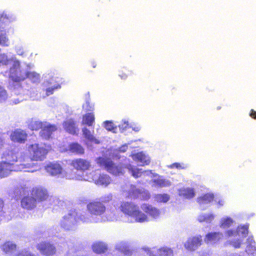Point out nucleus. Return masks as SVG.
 <instances>
[{
  "label": "nucleus",
  "mask_w": 256,
  "mask_h": 256,
  "mask_svg": "<svg viewBox=\"0 0 256 256\" xmlns=\"http://www.w3.org/2000/svg\"><path fill=\"white\" fill-rule=\"evenodd\" d=\"M36 200L32 196L24 197L21 202L22 208L26 209H32L36 206Z\"/></svg>",
  "instance_id": "cd10ccee"
},
{
  "label": "nucleus",
  "mask_w": 256,
  "mask_h": 256,
  "mask_svg": "<svg viewBox=\"0 0 256 256\" xmlns=\"http://www.w3.org/2000/svg\"><path fill=\"white\" fill-rule=\"evenodd\" d=\"M32 194L36 197V199L40 201L48 200L50 202V204H52L55 200H57L56 198L50 196L47 191L42 188L34 189Z\"/></svg>",
  "instance_id": "4468645a"
},
{
  "label": "nucleus",
  "mask_w": 256,
  "mask_h": 256,
  "mask_svg": "<svg viewBox=\"0 0 256 256\" xmlns=\"http://www.w3.org/2000/svg\"><path fill=\"white\" fill-rule=\"evenodd\" d=\"M27 150L30 157L31 162L30 164H32V160H43L48 151L50 150V147L45 146V148H44L42 146L34 144L29 145L27 147ZM33 164L36 166L33 169H35V171H36V166L34 162Z\"/></svg>",
  "instance_id": "423d86ee"
},
{
  "label": "nucleus",
  "mask_w": 256,
  "mask_h": 256,
  "mask_svg": "<svg viewBox=\"0 0 256 256\" xmlns=\"http://www.w3.org/2000/svg\"><path fill=\"white\" fill-rule=\"evenodd\" d=\"M248 234V226L247 225H240L236 230H228L224 233L225 236L229 238L226 243L235 248H240L243 244V238H245Z\"/></svg>",
  "instance_id": "20e7f679"
},
{
  "label": "nucleus",
  "mask_w": 256,
  "mask_h": 256,
  "mask_svg": "<svg viewBox=\"0 0 256 256\" xmlns=\"http://www.w3.org/2000/svg\"><path fill=\"white\" fill-rule=\"evenodd\" d=\"M124 192L126 197L140 198L142 200H148L150 198V194L148 191L136 188L132 185L124 190Z\"/></svg>",
  "instance_id": "9d476101"
},
{
  "label": "nucleus",
  "mask_w": 256,
  "mask_h": 256,
  "mask_svg": "<svg viewBox=\"0 0 256 256\" xmlns=\"http://www.w3.org/2000/svg\"><path fill=\"white\" fill-rule=\"evenodd\" d=\"M232 256H238L237 254H234Z\"/></svg>",
  "instance_id": "69168bd1"
},
{
  "label": "nucleus",
  "mask_w": 256,
  "mask_h": 256,
  "mask_svg": "<svg viewBox=\"0 0 256 256\" xmlns=\"http://www.w3.org/2000/svg\"><path fill=\"white\" fill-rule=\"evenodd\" d=\"M26 90H23L21 86H19L18 84V88H14V92L16 94H17V95H22V94H24L26 93Z\"/></svg>",
  "instance_id": "603ef678"
},
{
  "label": "nucleus",
  "mask_w": 256,
  "mask_h": 256,
  "mask_svg": "<svg viewBox=\"0 0 256 256\" xmlns=\"http://www.w3.org/2000/svg\"><path fill=\"white\" fill-rule=\"evenodd\" d=\"M46 171L51 176L66 177L68 179H76L78 176L68 174L64 170L60 165L57 163H50L45 168Z\"/></svg>",
  "instance_id": "1a4fd4ad"
},
{
  "label": "nucleus",
  "mask_w": 256,
  "mask_h": 256,
  "mask_svg": "<svg viewBox=\"0 0 256 256\" xmlns=\"http://www.w3.org/2000/svg\"><path fill=\"white\" fill-rule=\"evenodd\" d=\"M12 64L10 70V78L15 82L24 80L28 77V69H32L34 66L30 64H20L15 57H10V62Z\"/></svg>",
  "instance_id": "f03ea898"
},
{
  "label": "nucleus",
  "mask_w": 256,
  "mask_h": 256,
  "mask_svg": "<svg viewBox=\"0 0 256 256\" xmlns=\"http://www.w3.org/2000/svg\"><path fill=\"white\" fill-rule=\"evenodd\" d=\"M223 236V234L222 232H209L206 235L204 238V242L207 244H214L222 240Z\"/></svg>",
  "instance_id": "412c9836"
},
{
  "label": "nucleus",
  "mask_w": 256,
  "mask_h": 256,
  "mask_svg": "<svg viewBox=\"0 0 256 256\" xmlns=\"http://www.w3.org/2000/svg\"><path fill=\"white\" fill-rule=\"evenodd\" d=\"M140 208L143 211L142 212L148 216V221H150V218L156 219L160 216V210L150 204H143Z\"/></svg>",
  "instance_id": "2eb2a0df"
},
{
  "label": "nucleus",
  "mask_w": 256,
  "mask_h": 256,
  "mask_svg": "<svg viewBox=\"0 0 256 256\" xmlns=\"http://www.w3.org/2000/svg\"><path fill=\"white\" fill-rule=\"evenodd\" d=\"M31 69H28V77L34 82H37L39 81L40 76L35 72L31 71Z\"/></svg>",
  "instance_id": "a19ab883"
},
{
  "label": "nucleus",
  "mask_w": 256,
  "mask_h": 256,
  "mask_svg": "<svg viewBox=\"0 0 256 256\" xmlns=\"http://www.w3.org/2000/svg\"><path fill=\"white\" fill-rule=\"evenodd\" d=\"M250 116L252 118H256V112L252 110L250 114Z\"/></svg>",
  "instance_id": "052dcab7"
},
{
  "label": "nucleus",
  "mask_w": 256,
  "mask_h": 256,
  "mask_svg": "<svg viewBox=\"0 0 256 256\" xmlns=\"http://www.w3.org/2000/svg\"><path fill=\"white\" fill-rule=\"evenodd\" d=\"M245 252L248 256H256V242L252 237L247 238Z\"/></svg>",
  "instance_id": "393cba45"
},
{
  "label": "nucleus",
  "mask_w": 256,
  "mask_h": 256,
  "mask_svg": "<svg viewBox=\"0 0 256 256\" xmlns=\"http://www.w3.org/2000/svg\"><path fill=\"white\" fill-rule=\"evenodd\" d=\"M215 202L218 203V207L224 206V201L223 199H220L218 200L217 199H216Z\"/></svg>",
  "instance_id": "bf43d9fd"
},
{
  "label": "nucleus",
  "mask_w": 256,
  "mask_h": 256,
  "mask_svg": "<svg viewBox=\"0 0 256 256\" xmlns=\"http://www.w3.org/2000/svg\"><path fill=\"white\" fill-rule=\"evenodd\" d=\"M16 244L12 242H6L2 246L3 252L7 255H11L16 250Z\"/></svg>",
  "instance_id": "7c9ffc66"
},
{
  "label": "nucleus",
  "mask_w": 256,
  "mask_h": 256,
  "mask_svg": "<svg viewBox=\"0 0 256 256\" xmlns=\"http://www.w3.org/2000/svg\"><path fill=\"white\" fill-rule=\"evenodd\" d=\"M152 186L158 188L168 187L171 186L172 182L168 180L163 178L161 176H158L156 178L152 179Z\"/></svg>",
  "instance_id": "c85d7f7f"
},
{
  "label": "nucleus",
  "mask_w": 256,
  "mask_h": 256,
  "mask_svg": "<svg viewBox=\"0 0 256 256\" xmlns=\"http://www.w3.org/2000/svg\"><path fill=\"white\" fill-rule=\"evenodd\" d=\"M63 128L68 132L74 134L78 131L75 122L72 118L66 119L63 123Z\"/></svg>",
  "instance_id": "bb28decb"
},
{
  "label": "nucleus",
  "mask_w": 256,
  "mask_h": 256,
  "mask_svg": "<svg viewBox=\"0 0 256 256\" xmlns=\"http://www.w3.org/2000/svg\"><path fill=\"white\" fill-rule=\"evenodd\" d=\"M100 166H104L108 172L113 175L118 176L124 174V168L121 164L116 165L109 159L99 158L96 160Z\"/></svg>",
  "instance_id": "6e6552de"
},
{
  "label": "nucleus",
  "mask_w": 256,
  "mask_h": 256,
  "mask_svg": "<svg viewBox=\"0 0 256 256\" xmlns=\"http://www.w3.org/2000/svg\"><path fill=\"white\" fill-rule=\"evenodd\" d=\"M170 168H176L177 169H186L188 166L184 164L174 163L168 166Z\"/></svg>",
  "instance_id": "3c124183"
},
{
  "label": "nucleus",
  "mask_w": 256,
  "mask_h": 256,
  "mask_svg": "<svg viewBox=\"0 0 256 256\" xmlns=\"http://www.w3.org/2000/svg\"><path fill=\"white\" fill-rule=\"evenodd\" d=\"M10 166L6 164H2L0 162V177L4 178L7 176L10 173Z\"/></svg>",
  "instance_id": "58836bf2"
},
{
  "label": "nucleus",
  "mask_w": 256,
  "mask_h": 256,
  "mask_svg": "<svg viewBox=\"0 0 256 256\" xmlns=\"http://www.w3.org/2000/svg\"><path fill=\"white\" fill-rule=\"evenodd\" d=\"M72 165L77 170L84 171L89 168L90 162L86 160L78 158L72 161Z\"/></svg>",
  "instance_id": "b1692460"
},
{
  "label": "nucleus",
  "mask_w": 256,
  "mask_h": 256,
  "mask_svg": "<svg viewBox=\"0 0 256 256\" xmlns=\"http://www.w3.org/2000/svg\"><path fill=\"white\" fill-rule=\"evenodd\" d=\"M103 126L108 131H111L114 133L116 132L117 129L116 126L115 125L112 121H105L103 123Z\"/></svg>",
  "instance_id": "79ce46f5"
},
{
  "label": "nucleus",
  "mask_w": 256,
  "mask_h": 256,
  "mask_svg": "<svg viewBox=\"0 0 256 256\" xmlns=\"http://www.w3.org/2000/svg\"><path fill=\"white\" fill-rule=\"evenodd\" d=\"M8 98V94L6 90L0 86V102L5 101Z\"/></svg>",
  "instance_id": "09e8293b"
},
{
  "label": "nucleus",
  "mask_w": 256,
  "mask_h": 256,
  "mask_svg": "<svg viewBox=\"0 0 256 256\" xmlns=\"http://www.w3.org/2000/svg\"><path fill=\"white\" fill-rule=\"evenodd\" d=\"M56 129L57 128L55 125L44 122L40 132V136L44 139H50L52 136V132L56 131Z\"/></svg>",
  "instance_id": "6ab92c4d"
},
{
  "label": "nucleus",
  "mask_w": 256,
  "mask_h": 256,
  "mask_svg": "<svg viewBox=\"0 0 256 256\" xmlns=\"http://www.w3.org/2000/svg\"><path fill=\"white\" fill-rule=\"evenodd\" d=\"M120 209L124 214L132 218L135 222L142 223L148 222V216L134 202H122L120 204Z\"/></svg>",
  "instance_id": "39448f33"
},
{
  "label": "nucleus",
  "mask_w": 256,
  "mask_h": 256,
  "mask_svg": "<svg viewBox=\"0 0 256 256\" xmlns=\"http://www.w3.org/2000/svg\"><path fill=\"white\" fill-rule=\"evenodd\" d=\"M132 176L135 178L142 177L145 178L146 181L150 180V178L156 177L158 175L153 173L151 170L142 171V169L136 168L130 164H128L125 166Z\"/></svg>",
  "instance_id": "9b49d317"
},
{
  "label": "nucleus",
  "mask_w": 256,
  "mask_h": 256,
  "mask_svg": "<svg viewBox=\"0 0 256 256\" xmlns=\"http://www.w3.org/2000/svg\"><path fill=\"white\" fill-rule=\"evenodd\" d=\"M120 78L122 79H125L126 78V76L125 74H124L122 76V75H120Z\"/></svg>",
  "instance_id": "0e129e2a"
},
{
  "label": "nucleus",
  "mask_w": 256,
  "mask_h": 256,
  "mask_svg": "<svg viewBox=\"0 0 256 256\" xmlns=\"http://www.w3.org/2000/svg\"><path fill=\"white\" fill-rule=\"evenodd\" d=\"M82 108L86 112L92 111L94 110V106L87 101L82 105Z\"/></svg>",
  "instance_id": "8fccbe9b"
},
{
  "label": "nucleus",
  "mask_w": 256,
  "mask_h": 256,
  "mask_svg": "<svg viewBox=\"0 0 256 256\" xmlns=\"http://www.w3.org/2000/svg\"><path fill=\"white\" fill-rule=\"evenodd\" d=\"M9 18L5 12H0V28H3V23L8 22Z\"/></svg>",
  "instance_id": "a18cd8bd"
},
{
  "label": "nucleus",
  "mask_w": 256,
  "mask_h": 256,
  "mask_svg": "<svg viewBox=\"0 0 256 256\" xmlns=\"http://www.w3.org/2000/svg\"><path fill=\"white\" fill-rule=\"evenodd\" d=\"M87 145H88V147L89 148H90V146H88V144H87Z\"/></svg>",
  "instance_id": "338daca9"
},
{
  "label": "nucleus",
  "mask_w": 256,
  "mask_h": 256,
  "mask_svg": "<svg viewBox=\"0 0 256 256\" xmlns=\"http://www.w3.org/2000/svg\"><path fill=\"white\" fill-rule=\"evenodd\" d=\"M93 250L98 254L104 252L106 250V246L102 242H96L92 245Z\"/></svg>",
  "instance_id": "c9c22d12"
},
{
  "label": "nucleus",
  "mask_w": 256,
  "mask_h": 256,
  "mask_svg": "<svg viewBox=\"0 0 256 256\" xmlns=\"http://www.w3.org/2000/svg\"><path fill=\"white\" fill-rule=\"evenodd\" d=\"M76 180L93 181L96 184L105 187L111 182V178L108 175L104 174L98 175L96 172H92L88 175L83 176H78V178H76Z\"/></svg>",
  "instance_id": "0eeeda50"
},
{
  "label": "nucleus",
  "mask_w": 256,
  "mask_h": 256,
  "mask_svg": "<svg viewBox=\"0 0 256 256\" xmlns=\"http://www.w3.org/2000/svg\"><path fill=\"white\" fill-rule=\"evenodd\" d=\"M129 126L128 122L126 120H122V124L119 125L120 129L122 131L125 130Z\"/></svg>",
  "instance_id": "864d4df0"
},
{
  "label": "nucleus",
  "mask_w": 256,
  "mask_h": 256,
  "mask_svg": "<svg viewBox=\"0 0 256 256\" xmlns=\"http://www.w3.org/2000/svg\"><path fill=\"white\" fill-rule=\"evenodd\" d=\"M79 220L84 222H96L91 216L86 214L78 216L76 210H72L64 216L60 220V225L66 230H72L76 228Z\"/></svg>",
  "instance_id": "7ed1b4c3"
},
{
  "label": "nucleus",
  "mask_w": 256,
  "mask_h": 256,
  "mask_svg": "<svg viewBox=\"0 0 256 256\" xmlns=\"http://www.w3.org/2000/svg\"><path fill=\"white\" fill-rule=\"evenodd\" d=\"M4 212L2 211V208L0 207V220H8L10 219L8 216L4 215Z\"/></svg>",
  "instance_id": "4d7b16f0"
},
{
  "label": "nucleus",
  "mask_w": 256,
  "mask_h": 256,
  "mask_svg": "<svg viewBox=\"0 0 256 256\" xmlns=\"http://www.w3.org/2000/svg\"><path fill=\"white\" fill-rule=\"evenodd\" d=\"M112 196L111 194H108L100 198L101 202L106 203L112 200Z\"/></svg>",
  "instance_id": "5fc2aeb1"
},
{
  "label": "nucleus",
  "mask_w": 256,
  "mask_h": 256,
  "mask_svg": "<svg viewBox=\"0 0 256 256\" xmlns=\"http://www.w3.org/2000/svg\"><path fill=\"white\" fill-rule=\"evenodd\" d=\"M202 244V238L200 235L190 237L184 242V248L190 252L196 250Z\"/></svg>",
  "instance_id": "ddd939ff"
},
{
  "label": "nucleus",
  "mask_w": 256,
  "mask_h": 256,
  "mask_svg": "<svg viewBox=\"0 0 256 256\" xmlns=\"http://www.w3.org/2000/svg\"><path fill=\"white\" fill-rule=\"evenodd\" d=\"M82 132L85 138L90 142H94L96 144L100 143V141L96 139L93 134H92L90 131L86 127H84L82 128Z\"/></svg>",
  "instance_id": "2f4dec72"
},
{
  "label": "nucleus",
  "mask_w": 256,
  "mask_h": 256,
  "mask_svg": "<svg viewBox=\"0 0 256 256\" xmlns=\"http://www.w3.org/2000/svg\"><path fill=\"white\" fill-rule=\"evenodd\" d=\"M10 138L14 142L23 143L26 140L27 134L22 130H16L11 133Z\"/></svg>",
  "instance_id": "4be33fe9"
},
{
  "label": "nucleus",
  "mask_w": 256,
  "mask_h": 256,
  "mask_svg": "<svg viewBox=\"0 0 256 256\" xmlns=\"http://www.w3.org/2000/svg\"><path fill=\"white\" fill-rule=\"evenodd\" d=\"M128 149V146L126 144H124L118 150H116V152L118 151L121 152H125Z\"/></svg>",
  "instance_id": "13d9d810"
},
{
  "label": "nucleus",
  "mask_w": 256,
  "mask_h": 256,
  "mask_svg": "<svg viewBox=\"0 0 256 256\" xmlns=\"http://www.w3.org/2000/svg\"><path fill=\"white\" fill-rule=\"evenodd\" d=\"M173 250L169 247L164 246L157 248L150 252V256H174Z\"/></svg>",
  "instance_id": "5701e85b"
},
{
  "label": "nucleus",
  "mask_w": 256,
  "mask_h": 256,
  "mask_svg": "<svg viewBox=\"0 0 256 256\" xmlns=\"http://www.w3.org/2000/svg\"><path fill=\"white\" fill-rule=\"evenodd\" d=\"M234 221L230 217L225 216L222 217L220 221V226L222 228H228L231 226Z\"/></svg>",
  "instance_id": "473e14b6"
},
{
  "label": "nucleus",
  "mask_w": 256,
  "mask_h": 256,
  "mask_svg": "<svg viewBox=\"0 0 256 256\" xmlns=\"http://www.w3.org/2000/svg\"><path fill=\"white\" fill-rule=\"evenodd\" d=\"M36 248L41 254L46 256H51L56 252L55 247L49 242H40L38 244Z\"/></svg>",
  "instance_id": "a211bd4d"
},
{
  "label": "nucleus",
  "mask_w": 256,
  "mask_h": 256,
  "mask_svg": "<svg viewBox=\"0 0 256 256\" xmlns=\"http://www.w3.org/2000/svg\"><path fill=\"white\" fill-rule=\"evenodd\" d=\"M26 97L24 98L20 96L18 98H13L12 100V102L14 104H16L20 103V102H22V100H26Z\"/></svg>",
  "instance_id": "6e6d98bb"
},
{
  "label": "nucleus",
  "mask_w": 256,
  "mask_h": 256,
  "mask_svg": "<svg viewBox=\"0 0 256 256\" xmlns=\"http://www.w3.org/2000/svg\"><path fill=\"white\" fill-rule=\"evenodd\" d=\"M8 65L10 64V57L5 54H0V64Z\"/></svg>",
  "instance_id": "49530a36"
},
{
  "label": "nucleus",
  "mask_w": 256,
  "mask_h": 256,
  "mask_svg": "<svg viewBox=\"0 0 256 256\" xmlns=\"http://www.w3.org/2000/svg\"><path fill=\"white\" fill-rule=\"evenodd\" d=\"M15 50L16 54L20 56H24L25 55V50L23 46L18 44L15 46Z\"/></svg>",
  "instance_id": "de8ad7c7"
},
{
  "label": "nucleus",
  "mask_w": 256,
  "mask_h": 256,
  "mask_svg": "<svg viewBox=\"0 0 256 256\" xmlns=\"http://www.w3.org/2000/svg\"><path fill=\"white\" fill-rule=\"evenodd\" d=\"M62 151H70L76 154H84V148L78 143H72L69 144L68 149L61 150Z\"/></svg>",
  "instance_id": "c756f323"
},
{
  "label": "nucleus",
  "mask_w": 256,
  "mask_h": 256,
  "mask_svg": "<svg viewBox=\"0 0 256 256\" xmlns=\"http://www.w3.org/2000/svg\"><path fill=\"white\" fill-rule=\"evenodd\" d=\"M43 124L44 122L39 121L32 120L28 125V127L32 130H38L42 128Z\"/></svg>",
  "instance_id": "c03bdc74"
},
{
  "label": "nucleus",
  "mask_w": 256,
  "mask_h": 256,
  "mask_svg": "<svg viewBox=\"0 0 256 256\" xmlns=\"http://www.w3.org/2000/svg\"><path fill=\"white\" fill-rule=\"evenodd\" d=\"M46 82L44 84L47 87L46 89V94L47 96L52 94L53 90L60 88V85L56 81V78L53 76L51 78V75L48 74L45 76Z\"/></svg>",
  "instance_id": "dca6fc26"
},
{
  "label": "nucleus",
  "mask_w": 256,
  "mask_h": 256,
  "mask_svg": "<svg viewBox=\"0 0 256 256\" xmlns=\"http://www.w3.org/2000/svg\"><path fill=\"white\" fill-rule=\"evenodd\" d=\"M212 194L208 193L197 198V202L202 210H204L209 206V204L214 200Z\"/></svg>",
  "instance_id": "aec40b11"
},
{
  "label": "nucleus",
  "mask_w": 256,
  "mask_h": 256,
  "mask_svg": "<svg viewBox=\"0 0 256 256\" xmlns=\"http://www.w3.org/2000/svg\"><path fill=\"white\" fill-rule=\"evenodd\" d=\"M88 212L92 215L100 216L106 211V206L100 202H92L87 205Z\"/></svg>",
  "instance_id": "f8f14e48"
},
{
  "label": "nucleus",
  "mask_w": 256,
  "mask_h": 256,
  "mask_svg": "<svg viewBox=\"0 0 256 256\" xmlns=\"http://www.w3.org/2000/svg\"><path fill=\"white\" fill-rule=\"evenodd\" d=\"M214 215L212 214H202L198 216L197 220L200 222L210 223L214 220Z\"/></svg>",
  "instance_id": "72a5a7b5"
},
{
  "label": "nucleus",
  "mask_w": 256,
  "mask_h": 256,
  "mask_svg": "<svg viewBox=\"0 0 256 256\" xmlns=\"http://www.w3.org/2000/svg\"><path fill=\"white\" fill-rule=\"evenodd\" d=\"M106 220L109 221H114L119 220L118 217L116 214L115 209L108 210L106 211Z\"/></svg>",
  "instance_id": "4c0bfd02"
},
{
  "label": "nucleus",
  "mask_w": 256,
  "mask_h": 256,
  "mask_svg": "<svg viewBox=\"0 0 256 256\" xmlns=\"http://www.w3.org/2000/svg\"><path fill=\"white\" fill-rule=\"evenodd\" d=\"M132 160L140 166L148 165L150 162V156L146 153L142 152H132L130 155Z\"/></svg>",
  "instance_id": "f3484780"
},
{
  "label": "nucleus",
  "mask_w": 256,
  "mask_h": 256,
  "mask_svg": "<svg viewBox=\"0 0 256 256\" xmlns=\"http://www.w3.org/2000/svg\"><path fill=\"white\" fill-rule=\"evenodd\" d=\"M154 200L158 202H167L170 199V196L167 194H157L154 196Z\"/></svg>",
  "instance_id": "e433bc0d"
},
{
  "label": "nucleus",
  "mask_w": 256,
  "mask_h": 256,
  "mask_svg": "<svg viewBox=\"0 0 256 256\" xmlns=\"http://www.w3.org/2000/svg\"><path fill=\"white\" fill-rule=\"evenodd\" d=\"M132 128L133 130H134L135 132H138L140 129V126H135L134 127L132 126Z\"/></svg>",
  "instance_id": "680f3d73"
},
{
  "label": "nucleus",
  "mask_w": 256,
  "mask_h": 256,
  "mask_svg": "<svg viewBox=\"0 0 256 256\" xmlns=\"http://www.w3.org/2000/svg\"><path fill=\"white\" fill-rule=\"evenodd\" d=\"M0 44L6 46L9 45V40L6 32L2 30H0Z\"/></svg>",
  "instance_id": "37998d69"
},
{
  "label": "nucleus",
  "mask_w": 256,
  "mask_h": 256,
  "mask_svg": "<svg viewBox=\"0 0 256 256\" xmlns=\"http://www.w3.org/2000/svg\"><path fill=\"white\" fill-rule=\"evenodd\" d=\"M94 116L93 113H88L83 116L82 124L92 126L94 122Z\"/></svg>",
  "instance_id": "f704fd0d"
},
{
  "label": "nucleus",
  "mask_w": 256,
  "mask_h": 256,
  "mask_svg": "<svg viewBox=\"0 0 256 256\" xmlns=\"http://www.w3.org/2000/svg\"><path fill=\"white\" fill-rule=\"evenodd\" d=\"M2 164H6L10 166V172L22 171L33 172L36 170L33 169L36 166L33 163L28 164L26 162V160L28 158L24 154H20L18 157L16 152L14 150H6L2 156Z\"/></svg>",
  "instance_id": "f257e3e1"
},
{
  "label": "nucleus",
  "mask_w": 256,
  "mask_h": 256,
  "mask_svg": "<svg viewBox=\"0 0 256 256\" xmlns=\"http://www.w3.org/2000/svg\"><path fill=\"white\" fill-rule=\"evenodd\" d=\"M4 146V142L0 136V150Z\"/></svg>",
  "instance_id": "e2e57ef3"
},
{
  "label": "nucleus",
  "mask_w": 256,
  "mask_h": 256,
  "mask_svg": "<svg viewBox=\"0 0 256 256\" xmlns=\"http://www.w3.org/2000/svg\"><path fill=\"white\" fill-rule=\"evenodd\" d=\"M116 248L126 254H128L129 247L127 242H120L116 244Z\"/></svg>",
  "instance_id": "ea45409f"
},
{
  "label": "nucleus",
  "mask_w": 256,
  "mask_h": 256,
  "mask_svg": "<svg viewBox=\"0 0 256 256\" xmlns=\"http://www.w3.org/2000/svg\"><path fill=\"white\" fill-rule=\"evenodd\" d=\"M178 193L179 196L186 199H191L196 196L195 190L192 188H185L178 190Z\"/></svg>",
  "instance_id": "a878e982"
}]
</instances>
